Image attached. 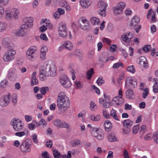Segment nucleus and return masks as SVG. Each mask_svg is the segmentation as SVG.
Wrapping results in <instances>:
<instances>
[{
	"mask_svg": "<svg viewBox=\"0 0 158 158\" xmlns=\"http://www.w3.org/2000/svg\"><path fill=\"white\" fill-rule=\"evenodd\" d=\"M137 62L141 66L145 68L148 67V64L146 58L143 56L140 57L137 59Z\"/></svg>",
	"mask_w": 158,
	"mask_h": 158,
	"instance_id": "nucleus-20",
	"label": "nucleus"
},
{
	"mask_svg": "<svg viewBox=\"0 0 158 158\" xmlns=\"http://www.w3.org/2000/svg\"><path fill=\"white\" fill-rule=\"evenodd\" d=\"M39 72L40 73L50 75V76L53 77L56 74V67L54 62L49 61L40 66Z\"/></svg>",
	"mask_w": 158,
	"mask_h": 158,
	"instance_id": "nucleus-1",
	"label": "nucleus"
},
{
	"mask_svg": "<svg viewBox=\"0 0 158 158\" xmlns=\"http://www.w3.org/2000/svg\"><path fill=\"white\" fill-rule=\"evenodd\" d=\"M20 149L23 152H30L31 145L28 142H23L20 146Z\"/></svg>",
	"mask_w": 158,
	"mask_h": 158,
	"instance_id": "nucleus-17",
	"label": "nucleus"
},
{
	"mask_svg": "<svg viewBox=\"0 0 158 158\" xmlns=\"http://www.w3.org/2000/svg\"><path fill=\"white\" fill-rule=\"evenodd\" d=\"M5 18L6 20H10L12 19V15L11 13V10H10V8H6L5 10Z\"/></svg>",
	"mask_w": 158,
	"mask_h": 158,
	"instance_id": "nucleus-27",
	"label": "nucleus"
},
{
	"mask_svg": "<svg viewBox=\"0 0 158 158\" xmlns=\"http://www.w3.org/2000/svg\"><path fill=\"white\" fill-rule=\"evenodd\" d=\"M36 72H34L32 74L31 77V85H37L38 83V80L36 77Z\"/></svg>",
	"mask_w": 158,
	"mask_h": 158,
	"instance_id": "nucleus-34",
	"label": "nucleus"
},
{
	"mask_svg": "<svg viewBox=\"0 0 158 158\" xmlns=\"http://www.w3.org/2000/svg\"><path fill=\"white\" fill-rule=\"evenodd\" d=\"M153 90L154 93H158V82H155L153 86Z\"/></svg>",
	"mask_w": 158,
	"mask_h": 158,
	"instance_id": "nucleus-58",
	"label": "nucleus"
},
{
	"mask_svg": "<svg viewBox=\"0 0 158 158\" xmlns=\"http://www.w3.org/2000/svg\"><path fill=\"white\" fill-rule=\"evenodd\" d=\"M38 50L37 47L35 46H31L29 48L26 53V57L29 60L34 61L36 59L35 53Z\"/></svg>",
	"mask_w": 158,
	"mask_h": 158,
	"instance_id": "nucleus-4",
	"label": "nucleus"
},
{
	"mask_svg": "<svg viewBox=\"0 0 158 158\" xmlns=\"http://www.w3.org/2000/svg\"><path fill=\"white\" fill-rule=\"evenodd\" d=\"M104 126L105 130L107 131H109L112 128V124L111 122L109 120H106L104 123Z\"/></svg>",
	"mask_w": 158,
	"mask_h": 158,
	"instance_id": "nucleus-29",
	"label": "nucleus"
},
{
	"mask_svg": "<svg viewBox=\"0 0 158 158\" xmlns=\"http://www.w3.org/2000/svg\"><path fill=\"white\" fill-rule=\"evenodd\" d=\"M87 127L88 128H91L90 131L91 135L93 134V132L97 131L98 128L95 127H92V125L90 124H88Z\"/></svg>",
	"mask_w": 158,
	"mask_h": 158,
	"instance_id": "nucleus-45",
	"label": "nucleus"
},
{
	"mask_svg": "<svg viewBox=\"0 0 158 158\" xmlns=\"http://www.w3.org/2000/svg\"><path fill=\"white\" fill-rule=\"evenodd\" d=\"M126 97L130 99H132L134 98V95L132 90L131 89H128L125 92Z\"/></svg>",
	"mask_w": 158,
	"mask_h": 158,
	"instance_id": "nucleus-32",
	"label": "nucleus"
},
{
	"mask_svg": "<svg viewBox=\"0 0 158 158\" xmlns=\"http://www.w3.org/2000/svg\"><path fill=\"white\" fill-rule=\"evenodd\" d=\"M48 89L49 88L48 87H43L40 89V91L42 95H45Z\"/></svg>",
	"mask_w": 158,
	"mask_h": 158,
	"instance_id": "nucleus-47",
	"label": "nucleus"
},
{
	"mask_svg": "<svg viewBox=\"0 0 158 158\" xmlns=\"http://www.w3.org/2000/svg\"><path fill=\"white\" fill-rule=\"evenodd\" d=\"M108 4L103 1H100L98 3L97 8L98 10L106 9Z\"/></svg>",
	"mask_w": 158,
	"mask_h": 158,
	"instance_id": "nucleus-23",
	"label": "nucleus"
},
{
	"mask_svg": "<svg viewBox=\"0 0 158 158\" xmlns=\"http://www.w3.org/2000/svg\"><path fill=\"white\" fill-rule=\"evenodd\" d=\"M90 20L91 24L93 26H98L100 24L99 19L96 17H92Z\"/></svg>",
	"mask_w": 158,
	"mask_h": 158,
	"instance_id": "nucleus-30",
	"label": "nucleus"
},
{
	"mask_svg": "<svg viewBox=\"0 0 158 158\" xmlns=\"http://www.w3.org/2000/svg\"><path fill=\"white\" fill-rule=\"evenodd\" d=\"M28 29L24 25H22L18 30L15 33V35L18 36L25 37L28 35Z\"/></svg>",
	"mask_w": 158,
	"mask_h": 158,
	"instance_id": "nucleus-12",
	"label": "nucleus"
},
{
	"mask_svg": "<svg viewBox=\"0 0 158 158\" xmlns=\"http://www.w3.org/2000/svg\"><path fill=\"white\" fill-rule=\"evenodd\" d=\"M33 123H34V122L28 124L27 127L29 130H33L35 128L36 126L35 124H33Z\"/></svg>",
	"mask_w": 158,
	"mask_h": 158,
	"instance_id": "nucleus-60",
	"label": "nucleus"
},
{
	"mask_svg": "<svg viewBox=\"0 0 158 158\" xmlns=\"http://www.w3.org/2000/svg\"><path fill=\"white\" fill-rule=\"evenodd\" d=\"M132 37V33L130 32H127L122 35V39L124 41L129 43Z\"/></svg>",
	"mask_w": 158,
	"mask_h": 158,
	"instance_id": "nucleus-21",
	"label": "nucleus"
},
{
	"mask_svg": "<svg viewBox=\"0 0 158 158\" xmlns=\"http://www.w3.org/2000/svg\"><path fill=\"white\" fill-rule=\"evenodd\" d=\"M44 23L46 27L50 23V20L47 19H42L40 22V24H42Z\"/></svg>",
	"mask_w": 158,
	"mask_h": 158,
	"instance_id": "nucleus-54",
	"label": "nucleus"
},
{
	"mask_svg": "<svg viewBox=\"0 0 158 158\" xmlns=\"http://www.w3.org/2000/svg\"><path fill=\"white\" fill-rule=\"evenodd\" d=\"M8 28V23L3 21H0V32L6 31Z\"/></svg>",
	"mask_w": 158,
	"mask_h": 158,
	"instance_id": "nucleus-25",
	"label": "nucleus"
},
{
	"mask_svg": "<svg viewBox=\"0 0 158 158\" xmlns=\"http://www.w3.org/2000/svg\"><path fill=\"white\" fill-rule=\"evenodd\" d=\"M8 81L6 79H4L2 80L0 83V87L1 88H4L6 85Z\"/></svg>",
	"mask_w": 158,
	"mask_h": 158,
	"instance_id": "nucleus-57",
	"label": "nucleus"
},
{
	"mask_svg": "<svg viewBox=\"0 0 158 158\" xmlns=\"http://www.w3.org/2000/svg\"><path fill=\"white\" fill-rule=\"evenodd\" d=\"M81 23L78 25L80 28L83 30H87L89 27V21L85 17H81L80 18Z\"/></svg>",
	"mask_w": 158,
	"mask_h": 158,
	"instance_id": "nucleus-13",
	"label": "nucleus"
},
{
	"mask_svg": "<svg viewBox=\"0 0 158 158\" xmlns=\"http://www.w3.org/2000/svg\"><path fill=\"white\" fill-rule=\"evenodd\" d=\"M149 90L148 88H146L144 89L142 94V97L143 98H146L149 93Z\"/></svg>",
	"mask_w": 158,
	"mask_h": 158,
	"instance_id": "nucleus-55",
	"label": "nucleus"
},
{
	"mask_svg": "<svg viewBox=\"0 0 158 158\" xmlns=\"http://www.w3.org/2000/svg\"><path fill=\"white\" fill-rule=\"evenodd\" d=\"M49 76H50V75H46V74H45L40 73V79L42 81L45 80L46 79V77Z\"/></svg>",
	"mask_w": 158,
	"mask_h": 158,
	"instance_id": "nucleus-49",
	"label": "nucleus"
},
{
	"mask_svg": "<svg viewBox=\"0 0 158 158\" xmlns=\"http://www.w3.org/2000/svg\"><path fill=\"white\" fill-rule=\"evenodd\" d=\"M57 103V107L60 110H66L69 108L70 105L69 99L64 92L59 93Z\"/></svg>",
	"mask_w": 158,
	"mask_h": 158,
	"instance_id": "nucleus-2",
	"label": "nucleus"
},
{
	"mask_svg": "<svg viewBox=\"0 0 158 158\" xmlns=\"http://www.w3.org/2000/svg\"><path fill=\"white\" fill-rule=\"evenodd\" d=\"M110 115L113 117L114 119L117 121H119V119L117 115L116 111L113 109L110 111Z\"/></svg>",
	"mask_w": 158,
	"mask_h": 158,
	"instance_id": "nucleus-43",
	"label": "nucleus"
},
{
	"mask_svg": "<svg viewBox=\"0 0 158 158\" xmlns=\"http://www.w3.org/2000/svg\"><path fill=\"white\" fill-rule=\"evenodd\" d=\"M1 44L4 47L8 48L14 47L13 44L11 39L8 37H5L2 40Z\"/></svg>",
	"mask_w": 158,
	"mask_h": 158,
	"instance_id": "nucleus-15",
	"label": "nucleus"
},
{
	"mask_svg": "<svg viewBox=\"0 0 158 158\" xmlns=\"http://www.w3.org/2000/svg\"><path fill=\"white\" fill-rule=\"evenodd\" d=\"M73 48V45L72 43L69 41L67 40L63 42L58 48L59 51H61L64 49H66L69 51H72Z\"/></svg>",
	"mask_w": 158,
	"mask_h": 158,
	"instance_id": "nucleus-9",
	"label": "nucleus"
},
{
	"mask_svg": "<svg viewBox=\"0 0 158 158\" xmlns=\"http://www.w3.org/2000/svg\"><path fill=\"white\" fill-rule=\"evenodd\" d=\"M12 17L15 19H17L19 18V11L17 8H13L11 9Z\"/></svg>",
	"mask_w": 158,
	"mask_h": 158,
	"instance_id": "nucleus-28",
	"label": "nucleus"
},
{
	"mask_svg": "<svg viewBox=\"0 0 158 158\" xmlns=\"http://www.w3.org/2000/svg\"><path fill=\"white\" fill-rule=\"evenodd\" d=\"M106 9L98 10V13L101 16L105 17L106 15Z\"/></svg>",
	"mask_w": 158,
	"mask_h": 158,
	"instance_id": "nucleus-44",
	"label": "nucleus"
},
{
	"mask_svg": "<svg viewBox=\"0 0 158 158\" xmlns=\"http://www.w3.org/2000/svg\"><path fill=\"white\" fill-rule=\"evenodd\" d=\"M40 37L41 40L45 41H47L48 40V37L45 33H41L40 35Z\"/></svg>",
	"mask_w": 158,
	"mask_h": 158,
	"instance_id": "nucleus-56",
	"label": "nucleus"
},
{
	"mask_svg": "<svg viewBox=\"0 0 158 158\" xmlns=\"http://www.w3.org/2000/svg\"><path fill=\"white\" fill-rule=\"evenodd\" d=\"M60 81L61 84L65 88H69L72 85L71 82L65 74L62 76L60 78Z\"/></svg>",
	"mask_w": 158,
	"mask_h": 158,
	"instance_id": "nucleus-11",
	"label": "nucleus"
},
{
	"mask_svg": "<svg viewBox=\"0 0 158 158\" xmlns=\"http://www.w3.org/2000/svg\"><path fill=\"white\" fill-rule=\"evenodd\" d=\"M80 4L83 8H86L90 6L91 2L89 0H80Z\"/></svg>",
	"mask_w": 158,
	"mask_h": 158,
	"instance_id": "nucleus-24",
	"label": "nucleus"
},
{
	"mask_svg": "<svg viewBox=\"0 0 158 158\" xmlns=\"http://www.w3.org/2000/svg\"><path fill=\"white\" fill-rule=\"evenodd\" d=\"M107 138L110 142H115L118 141L117 138L115 137V134L113 133L109 134L107 136Z\"/></svg>",
	"mask_w": 158,
	"mask_h": 158,
	"instance_id": "nucleus-36",
	"label": "nucleus"
},
{
	"mask_svg": "<svg viewBox=\"0 0 158 158\" xmlns=\"http://www.w3.org/2000/svg\"><path fill=\"white\" fill-rule=\"evenodd\" d=\"M74 55L82 60L83 57L82 51L80 49H77L74 52Z\"/></svg>",
	"mask_w": 158,
	"mask_h": 158,
	"instance_id": "nucleus-31",
	"label": "nucleus"
},
{
	"mask_svg": "<svg viewBox=\"0 0 158 158\" xmlns=\"http://www.w3.org/2000/svg\"><path fill=\"white\" fill-rule=\"evenodd\" d=\"M98 108L97 105L94 101H91L90 104V109L92 111H96Z\"/></svg>",
	"mask_w": 158,
	"mask_h": 158,
	"instance_id": "nucleus-40",
	"label": "nucleus"
},
{
	"mask_svg": "<svg viewBox=\"0 0 158 158\" xmlns=\"http://www.w3.org/2000/svg\"><path fill=\"white\" fill-rule=\"evenodd\" d=\"M127 70L128 71L132 73H134L135 72V70L133 65H131L127 67Z\"/></svg>",
	"mask_w": 158,
	"mask_h": 158,
	"instance_id": "nucleus-50",
	"label": "nucleus"
},
{
	"mask_svg": "<svg viewBox=\"0 0 158 158\" xmlns=\"http://www.w3.org/2000/svg\"><path fill=\"white\" fill-rule=\"evenodd\" d=\"M123 91L121 89L118 91V96H115L113 98L111 101L115 102L118 105L121 106L124 102V99L123 98Z\"/></svg>",
	"mask_w": 158,
	"mask_h": 158,
	"instance_id": "nucleus-8",
	"label": "nucleus"
},
{
	"mask_svg": "<svg viewBox=\"0 0 158 158\" xmlns=\"http://www.w3.org/2000/svg\"><path fill=\"white\" fill-rule=\"evenodd\" d=\"M10 100L9 95L4 96L0 99V105L2 106H6L9 103Z\"/></svg>",
	"mask_w": 158,
	"mask_h": 158,
	"instance_id": "nucleus-19",
	"label": "nucleus"
},
{
	"mask_svg": "<svg viewBox=\"0 0 158 158\" xmlns=\"http://www.w3.org/2000/svg\"><path fill=\"white\" fill-rule=\"evenodd\" d=\"M92 135L99 140H102L104 138L103 133L100 131L99 128L98 129L97 131L93 132Z\"/></svg>",
	"mask_w": 158,
	"mask_h": 158,
	"instance_id": "nucleus-22",
	"label": "nucleus"
},
{
	"mask_svg": "<svg viewBox=\"0 0 158 158\" xmlns=\"http://www.w3.org/2000/svg\"><path fill=\"white\" fill-rule=\"evenodd\" d=\"M42 158H50V156L48 152L45 151L42 153Z\"/></svg>",
	"mask_w": 158,
	"mask_h": 158,
	"instance_id": "nucleus-64",
	"label": "nucleus"
},
{
	"mask_svg": "<svg viewBox=\"0 0 158 158\" xmlns=\"http://www.w3.org/2000/svg\"><path fill=\"white\" fill-rule=\"evenodd\" d=\"M153 137H154V135L150 133L145 135L144 139L145 140H148L151 139Z\"/></svg>",
	"mask_w": 158,
	"mask_h": 158,
	"instance_id": "nucleus-59",
	"label": "nucleus"
},
{
	"mask_svg": "<svg viewBox=\"0 0 158 158\" xmlns=\"http://www.w3.org/2000/svg\"><path fill=\"white\" fill-rule=\"evenodd\" d=\"M5 9L3 6L0 4V17H2L5 13Z\"/></svg>",
	"mask_w": 158,
	"mask_h": 158,
	"instance_id": "nucleus-63",
	"label": "nucleus"
},
{
	"mask_svg": "<svg viewBox=\"0 0 158 158\" xmlns=\"http://www.w3.org/2000/svg\"><path fill=\"white\" fill-rule=\"evenodd\" d=\"M34 122V123H37L36 125V127H39L40 125H42L44 127H46L47 125V123L45 120L41 118L39 121V123H37L35 121L33 120V122Z\"/></svg>",
	"mask_w": 158,
	"mask_h": 158,
	"instance_id": "nucleus-38",
	"label": "nucleus"
},
{
	"mask_svg": "<svg viewBox=\"0 0 158 158\" xmlns=\"http://www.w3.org/2000/svg\"><path fill=\"white\" fill-rule=\"evenodd\" d=\"M15 69L14 68H11L8 71V77L10 80L15 79L16 77V75L14 72Z\"/></svg>",
	"mask_w": 158,
	"mask_h": 158,
	"instance_id": "nucleus-35",
	"label": "nucleus"
},
{
	"mask_svg": "<svg viewBox=\"0 0 158 158\" xmlns=\"http://www.w3.org/2000/svg\"><path fill=\"white\" fill-rule=\"evenodd\" d=\"M53 124L56 127L65 128L68 129L70 126L69 123H67L65 122H62L59 119L55 120L53 121Z\"/></svg>",
	"mask_w": 158,
	"mask_h": 158,
	"instance_id": "nucleus-14",
	"label": "nucleus"
},
{
	"mask_svg": "<svg viewBox=\"0 0 158 158\" xmlns=\"http://www.w3.org/2000/svg\"><path fill=\"white\" fill-rule=\"evenodd\" d=\"M18 96L16 94H13L12 97V102L15 104H16L17 102Z\"/></svg>",
	"mask_w": 158,
	"mask_h": 158,
	"instance_id": "nucleus-53",
	"label": "nucleus"
},
{
	"mask_svg": "<svg viewBox=\"0 0 158 158\" xmlns=\"http://www.w3.org/2000/svg\"><path fill=\"white\" fill-rule=\"evenodd\" d=\"M67 31L68 29L66 24L64 23H60L58 29L59 35L63 38H66L68 36Z\"/></svg>",
	"mask_w": 158,
	"mask_h": 158,
	"instance_id": "nucleus-5",
	"label": "nucleus"
},
{
	"mask_svg": "<svg viewBox=\"0 0 158 158\" xmlns=\"http://www.w3.org/2000/svg\"><path fill=\"white\" fill-rule=\"evenodd\" d=\"M137 85L136 79H133L131 77H128L126 79L125 88L126 89L129 88H135L136 87Z\"/></svg>",
	"mask_w": 158,
	"mask_h": 158,
	"instance_id": "nucleus-10",
	"label": "nucleus"
},
{
	"mask_svg": "<svg viewBox=\"0 0 158 158\" xmlns=\"http://www.w3.org/2000/svg\"><path fill=\"white\" fill-rule=\"evenodd\" d=\"M86 40L89 43H93L94 41V38L93 35H89L87 36Z\"/></svg>",
	"mask_w": 158,
	"mask_h": 158,
	"instance_id": "nucleus-52",
	"label": "nucleus"
},
{
	"mask_svg": "<svg viewBox=\"0 0 158 158\" xmlns=\"http://www.w3.org/2000/svg\"><path fill=\"white\" fill-rule=\"evenodd\" d=\"M140 18L138 16H135L132 19L130 23V25L132 26H135L139 22Z\"/></svg>",
	"mask_w": 158,
	"mask_h": 158,
	"instance_id": "nucleus-26",
	"label": "nucleus"
},
{
	"mask_svg": "<svg viewBox=\"0 0 158 158\" xmlns=\"http://www.w3.org/2000/svg\"><path fill=\"white\" fill-rule=\"evenodd\" d=\"M75 88L77 89H80L83 87L82 84L79 81H77L75 82Z\"/></svg>",
	"mask_w": 158,
	"mask_h": 158,
	"instance_id": "nucleus-46",
	"label": "nucleus"
},
{
	"mask_svg": "<svg viewBox=\"0 0 158 158\" xmlns=\"http://www.w3.org/2000/svg\"><path fill=\"white\" fill-rule=\"evenodd\" d=\"M123 123L125 127L129 128L132 125L133 122L129 119H127L123 121Z\"/></svg>",
	"mask_w": 158,
	"mask_h": 158,
	"instance_id": "nucleus-39",
	"label": "nucleus"
},
{
	"mask_svg": "<svg viewBox=\"0 0 158 158\" xmlns=\"http://www.w3.org/2000/svg\"><path fill=\"white\" fill-rule=\"evenodd\" d=\"M70 143L71 145L73 147H76L81 144V141L78 139H76L72 140Z\"/></svg>",
	"mask_w": 158,
	"mask_h": 158,
	"instance_id": "nucleus-42",
	"label": "nucleus"
},
{
	"mask_svg": "<svg viewBox=\"0 0 158 158\" xmlns=\"http://www.w3.org/2000/svg\"><path fill=\"white\" fill-rule=\"evenodd\" d=\"M104 80H103L102 77H98L97 81V83L98 85H101L104 83Z\"/></svg>",
	"mask_w": 158,
	"mask_h": 158,
	"instance_id": "nucleus-61",
	"label": "nucleus"
},
{
	"mask_svg": "<svg viewBox=\"0 0 158 158\" xmlns=\"http://www.w3.org/2000/svg\"><path fill=\"white\" fill-rule=\"evenodd\" d=\"M156 13L152 9H150L148 13L147 19H150V21L152 23H155L156 21Z\"/></svg>",
	"mask_w": 158,
	"mask_h": 158,
	"instance_id": "nucleus-18",
	"label": "nucleus"
},
{
	"mask_svg": "<svg viewBox=\"0 0 158 158\" xmlns=\"http://www.w3.org/2000/svg\"><path fill=\"white\" fill-rule=\"evenodd\" d=\"M16 51L14 47L8 48L4 54L3 59L5 62H10L15 59Z\"/></svg>",
	"mask_w": 158,
	"mask_h": 158,
	"instance_id": "nucleus-3",
	"label": "nucleus"
},
{
	"mask_svg": "<svg viewBox=\"0 0 158 158\" xmlns=\"http://www.w3.org/2000/svg\"><path fill=\"white\" fill-rule=\"evenodd\" d=\"M94 73V69L92 68L90 69L86 73V78L88 80L90 79Z\"/></svg>",
	"mask_w": 158,
	"mask_h": 158,
	"instance_id": "nucleus-41",
	"label": "nucleus"
},
{
	"mask_svg": "<svg viewBox=\"0 0 158 158\" xmlns=\"http://www.w3.org/2000/svg\"><path fill=\"white\" fill-rule=\"evenodd\" d=\"M126 6V3L123 2L118 3L116 6H114L112 8L113 11L115 15H118L121 14Z\"/></svg>",
	"mask_w": 158,
	"mask_h": 158,
	"instance_id": "nucleus-6",
	"label": "nucleus"
},
{
	"mask_svg": "<svg viewBox=\"0 0 158 158\" xmlns=\"http://www.w3.org/2000/svg\"><path fill=\"white\" fill-rule=\"evenodd\" d=\"M103 106L106 108H109L111 106L110 102H106L105 101L102 104Z\"/></svg>",
	"mask_w": 158,
	"mask_h": 158,
	"instance_id": "nucleus-62",
	"label": "nucleus"
},
{
	"mask_svg": "<svg viewBox=\"0 0 158 158\" xmlns=\"http://www.w3.org/2000/svg\"><path fill=\"white\" fill-rule=\"evenodd\" d=\"M33 21V18L31 17L24 18L23 22L25 23L23 25H24L28 28H31L34 25Z\"/></svg>",
	"mask_w": 158,
	"mask_h": 158,
	"instance_id": "nucleus-16",
	"label": "nucleus"
},
{
	"mask_svg": "<svg viewBox=\"0 0 158 158\" xmlns=\"http://www.w3.org/2000/svg\"><path fill=\"white\" fill-rule=\"evenodd\" d=\"M12 125L14 129L16 131H22L24 128V124L21 120L17 119H15L12 123Z\"/></svg>",
	"mask_w": 158,
	"mask_h": 158,
	"instance_id": "nucleus-7",
	"label": "nucleus"
},
{
	"mask_svg": "<svg viewBox=\"0 0 158 158\" xmlns=\"http://www.w3.org/2000/svg\"><path fill=\"white\" fill-rule=\"evenodd\" d=\"M102 114L104 117L106 119H109L110 118V116L109 114L107 113V110L106 109H104L102 110Z\"/></svg>",
	"mask_w": 158,
	"mask_h": 158,
	"instance_id": "nucleus-48",
	"label": "nucleus"
},
{
	"mask_svg": "<svg viewBox=\"0 0 158 158\" xmlns=\"http://www.w3.org/2000/svg\"><path fill=\"white\" fill-rule=\"evenodd\" d=\"M31 137L35 143L37 144L38 143L39 141L37 138V135L36 133H35L32 135Z\"/></svg>",
	"mask_w": 158,
	"mask_h": 158,
	"instance_id": "nucleus-51",
	"label": "nucleus"
},
{
	"mask_svg": "<svg viewBox=\"0 0 158 158\" xmlns=\"http://www.w3.org/2000/svg\"><path fill=\"white\" fill-rule=\"evenodd\" d=\"M89 117L91 121L94 122L98 121L100 120L101 118V115L99 114L95 115L94 114H91Z\"/></svg>",
	"mask_w": 158,
	"mask_h": 158,
	"instance_id": "nucleus-33",
	"label": "nucleus"
},
{
	"mask_svg": "<svg viewBox=\"0 0 158 158\" xmlns=\"http://www.w3.org/2000/svg\"><path fill=\"white\" fill-rule=\"evenodd\" d=\"M53 153L55 158H65L66 155H60V153L57 150H55L53 151Z\"/></svg>",
	"mask_w": 158,
	"mask_h": 158,
	"instance_id": "nucleus-37",
	"label": "nucleus"
}]
</instances>
